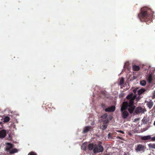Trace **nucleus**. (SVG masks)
I'll return each mask as SVG.
<instances>
[{
    "label": "nucleus",
    "mask_w": 155,
    "mask_h": 155,
    "mask_svg": "<svg viewBox=\"0 0 155 155\" xmlns=\"http://www.w3.org/2000/svg\"><path fill=\"white\" fill-rule=\"evenodd\" d=\"M136 97V95L133 96V93L130 94L127 97V99L130 100L129 104H128V106L130 108L128 109V110L130 114L133 113L135 108V106L133 105V104L134 101Z\"/></svg>",
    "instance_id": "f257e3e1"
},
{
    "label": "nucleus",
    "mask_w": 155,
    "mask_h": 155,
    "mask_svg": "<svg viewBox=\"0 0 155 155\" xmlns=\"http://www.w3.org/2000/svg\"><path fill=\"white\" fill-rule=\"evenodd\" d=\"M128 107H129L128 103L127 102H124L120 110L122 113V117L124 118H127L129 115L128 112L125 110Z\"/></svg>",
    "instance_id": "f03ea898"
},
{
    "label": "nucleus",
    "mask_w": 155,
    "mask_h": 155,
    "mask_svg": "<svg viewBox=\"0 0 155 155\" xmlns=\"http://www.w3.org/2000/svg\"><path fill=\"white\" fill-rule=\"evenodd\" d=\"M7 146L5 148V150L9 153L13 154L17 152L18 150L15 148H13L14 146L12 144L9 143H6Z\"/></svg>",
    "instance_id": "7ed1b4c3"
},
{
    "label": "nucleus",
    "mask_w": 155,
    "mask_h": 155,
    "mask_svg": "<svg viewBox=\"0 0 155 155\" xmlns=\"http://www.w3.org/2000/svg\"><path fill=\"white\" fill-rule=\"evenodd\" d=\"M145 149V146L141 144H139L135 146V150L136 152H143L144 151Z\"/></svg>",
    "instance_id": "20e7f679"
},
{
    "label": "nucleus",
    "mask_w": 155,
    "mask_h": 155,
    "mask_svg": "<svg viewBox=\"0 0 155 155\" xmlns=\"http://www.w3.org/2000/svg\"><path fill=\"white\" fill-rule=\"evenodd\" d=\"M147 8L146 7L143 8H141V14L140 15L141 16H140L139 15H138V17L140 18V20L142 21L141 18L144 19L145 18H146L147 16V14L146 12V10Z\"/></svg>",
    "instance_id": "39448f33"
},
{
    "label": "nucleus",
    "mask_w": 155,
    "mask_h": 155,
    "mask_svg": "<svg viewBox=\"0 0 155 155\" xmlns=\"http://www.w3.org/2000/svg\"><path fill=\"white\" fill-rule=\"evenodd\" d=\"M103 150L102 146L100 144L97 145H94L93 151L94 153L102 152Z\"/></svg>",
    "instance_id": "423d86ee"
},
{
    "label": "nucleus",
    "mask_w": 155,
    "mask_h": 155,
    "mask_svg": "<svg viewBox=\"0 0 155 155\" xmlns=\"http://www.w3.org/2000/svg\"><path fill=\"white\" fill-rule=\"evenodd\" d=\"M115 109V107L114 106H112L110 107H108L105 109L104 110L105 111L107 112H113L114 111Z\"/></svg>",
    "instance_id": "0eeeda50"
},
{
    "label": "nucleus",
    "mask_w": 155,
    "mask_h": 155,
    "mask_svg": "<svg viewBox=\"0 0 155 155\" xmlns=\"http://www.w3.org/2000/svg\"><path fill=\"white\" fill-rule=\"evenodd\" d=\"M6 132L5 130H2L0 131V138H4L6 135Z\"/></svg>",
    "instance_id": "6e6552de"
},
{
    "label": "nucleus",
    "mask_w": 155,
    "mask_h": 155,
    "mask_svg": "<svg viewBox=\"0 0 155 155\" xmlns=\"http://www.w3.org/2000/svg\"><path fill=\"white\" fill-rule=\"evenodd\" d=\"M151 136L148 135L147 136H142L141 137V139L142 140H150Z\"/></svg>",
    "instance_id": "1a4fd4ad"
},
{
    "label": "nucleus",
    "mask_w": 155,
    "mask_h": 155,
    "mask_svg": "<svg viewBox=\"0 0 155 155\" xmlns=\"http://www.w3.org/2000/svg\"><path fill=\"white\" fill-rule=\"evenodd\" d=\"M146 103L147 105L150 109L151 108L153 104V102L151 100L146 102Z\"/></svg>",
    "instance_id": "9d476101"
},
{
    "label": "nucleus",
    "mask_w": 155,
    "mask_h": 155,
    "mask_svg": "<svg viewBox=\"0 0 155 155\" xmlns=\"http://www.w3.org/2000/svg\"><path fill=\"white\" fill-rule=\"evenodd\" d=\"M143 109L140 107H138L135 109V112L136 113H140L143 112Z\"/></svg>",
    "instance_id": "9b49d317"
},
{
    "label": "nucleus",
    "mask_w": 155,
    "mask_h": 155,
    "mask_svg": "<svg viewBox=\"0 0 155 155\" xmlns=\"http://www.w3.org/2000/svg\"><path fill=\"white\" fill-rule=\"evenodd\" d=\"M91 129V127L89 126L86 127L83 131V132L84 133H86L89 130Z\"/></svg>",
    "instance_id": "f8f14e48"
},
{
    "label": "nucleus",
    "mask_w": 155,
    "mask_h": 155,
    "mask_svg": "<svg viewBox=\"0 0 155 155\" xmlns=\"http://www.w3.org/2000/svg\"><path fill=\"white\" fill-rule=\"evenodd\" d=\"M133 68L135 71H138L140 70V67L138 66L134 65L133 66Z\"/></svg>",
    "instance_id": "ddd939ff"
},
{
    "label": "nucleus",
    "mask_w": 155,
    "mask_h": 155,
    "mask_svg": "<svg viewBox=\"0 0 155 155\" xmlns=\"http://www.w3.org/2000/svg\"><path fill=\"white\" fill-rule=\"evenodd\" d=\"M145 91L146 90L145 89L142 88L139 90L137 91V93L138 94L140 95L145 92Z\"/></svg>",
    "instance_id": "4468645a"
},
{
    "label": "nucleus",
    "mask_w": 155,
    "mask_h": 155,
    "mask_svg": "<svg viewBox=\"0 0 155 155\" xmlns=\"http://www.w3.org/2000/svg\"><path fill=\"white\" fill-rule=\"evenodd\" d=\"M10 117L8 116H5L3 118V122L6 123L9 121Z\"/></svg>",
    "instance_id": "2eb2a0df"
},
{
    "label": "nucleus",
    "mask_w": 155,
    "mask_h": 155,
    "mask_svg": "<svg viewBox=\"0 0 155 155\" xmlns=\"http://www.w3.org/2000/svg\"><path fill=\"white\" fill-rule=\"evenodd\" d=\"M147 81L149 83H150L151 82V81L152 80V75L151 74H149L147 78Z\"/></svg>",
    "instance_id": "dca6fc26"
},
{
    "label": "nucleus",
    "mask_w": 155,
    "mask_h": 155,
    "mask_svg": "<svg viewBox=\"0 0 155 155\" xmlns=\"http://www.w3.org/2000/svg\"><path fill=\"white\" fill-rule=\"evenodd\" d=\"M148 146L150 148L155 149V143H150Z\"/></svg>",
    "instance_id": "f3484780"
},
{
    "label": "nucleus",
    "mask_w": 155,
    "mask_h": 155,
    "mask_svg": "<svg viewBox=\"0 0 155 155\" xmlns=\"http://www.w3.org/2000/svg\"><path fill=\"white\" fill-rule=\"evenodd\" d=\"M94 146L92 144H90L88 146V149L90 150H92L93 149H94Z\"/></svg>",
    "instance_id": "a211bd4d"
},
{
    "label": "nucleus",
    "mask_w": 155,
    "mask_h": 155,
    "mask_svg": "<svg viewBox=\"0 0 155 155\" xmlns=\"http://www.w3.org/2000/svg\"><path fill=\"white\" fill-rule=\"evenodd\" d=\"M86 148V143H84L81 146V148L82 150H85Z\"/></svg>",
    "instance_id": "6ab92c4d"
},
{
    "label": "nucleus",
    "mask_w": 155,
    "mask_h": 155,
    "mask_svg": "<svg viewBox=\"0 0 155 155\" xmlns=\"http://www.w3.org/2000/svg\"><path fill=\"white\" fill-rule=\"evenodd\" d=\"M124 83V79L123 78H121L120 80L119 84L122 85Z\"/></svg>",
    "instance_id": "aec40b11"
},
{
    "label": "nucleus",
    "mask_w": 155,
    "mask_h": 155,
    "mask_svg": "<svg viewBox=\"0 0 155 155\" xmlns=\"http://www.w3.org/2000/svg\"><path fill=\"white\" fill-rule=\"evenodd\" d=\"M140 84L142 86H144L146 84V82L144 80L140 81Z\"/></svg>",
    "instance_id": "412c9836"
},
{
    "label": "nucleus",
    "mask_w": 155,
    "mask_h": 155,
    "mask_svg": "<svg viewBox=\"0 0 155 155\" xmlns=\"http://www.w3.org/2000/svg\"><path fill=\"white\" fill-rule=\"evenodd\" d=\"M107 125L106 124H104L101 127V128L103 130H104L107 128Z\"/></svg>",
    "instance_id": "4be33fe9"
},
{
    "label": "nucleus",
    "mask_w": 155,
    "mask_h": 155,
    "mask_svg": "<svg viewBox=\"0 0 155 155\" xmlns=\"http://www.w3.org/2000/svg\"><path fill=\"white\" fill-rule=\"evenodd\" d=\"M107 116V114H104L102 115L101 117L103 119L106 118Z\"/></svg>",
    "instance_id": "5701e85b"
},
{
    "label": "nucleus",
    "mask_w": 155,
    "mask_h": 155,
    "mask_svg": "<svg viewBox=\"0 0 155 155\" xmlns=\"http://www.w3.org/2000/svg\"><path fill=\"white\" fill-rule=\"evenodd\" d=\"M28 155H37L35 152H31L28 153Z\"/></svg>",
    "instance_id": "b1692460"
},
{
    "label": "nucleus",
    "mask_w": 155,
    "mask_h": 155,
    "mask_svg": "<svg viewBox=\"0 0 155 155\" xmlns=\"http://www.w3.org/2000/svg\"><path fill=\"white\" fill-rule=\"evenodd\" d=\"M155 141V136L151 137L150 141Z\"/></svg>",
    "instance_id": "393cba45"
},
{
    "label": "nucleus",
    "mask_w": 155,
    "mask_h": 155,
    "mask_svg": "<svg viewBox=\"0 0 155 155\" xmlns=\"http://www.w3.org/2000/svg\"><path fill=\"white\" fill-rule=\"evenodd\" d=\"M153 97L155 98V91L153 92Z\"/></svg>",
    "instance_id": "a878e982"
},
{
    "label": "nucleus",
    "mask_w": 155,
    "mask_h": 155,
    "mask_svg": "<svg viewBox=\"0 0 155 155\" xmlns=\"http://www.w3.org/2000/svg\"><path fill=\"white\" fill-rule=\"evenodd\" d=\"M108 121V118H107L106 119V120H105L104 122V123L105 124V123H107Z\"/></svg>",
    "instance_id": "bb28decb"
},
{
    "label": "nucleus",
    "mask_w": 155,
    "mask_h": 155,
    "mask_svg": "<svg viewBox=\"0 0 155 155\" xmlns=\"http://www.w3.org/2000/svg\"><path fill=\"white\" fill-rule=\"evenodd\" d=\"M112 116H109L108 117V118H109V119L110 120L112 119Z\"/></svg>",
    "instance_id": "cd10ccee"
},
{
    "label": "nucleus",
    "mask_w": 155,
    "mask_h": 155,
    "mask_svg": "<svg viewBox=\"0 0 155 155\" xmlns=\"http://www.w3.org/2000/svg\"><path fill=\"white\" fill-rule=\"evenodd\" d=\"M118 131L120 132V133H121L122 134H124V132H123V131H121V130H119V131Z\"/></svg>",
    "instance_id": "c85d7f7f"
},
{
    "label": "nucleus",
    "mask_w": 155,
    "mask_h": 155,
    "mask_svg": "<svg viewBox=\"0 0 155 155\" xmlns=\"http://www.w3.org/2000/svg\"><path fill=\"white\" fill-rule=\"evenodd\" d=\"M110 134H108V137H110Z\"/></svg>",
    "instance_id": "c756f323"
},
{
    "label": "nucleus",
    "mask_w": 155,
    "mask_h": 155,
    "mask_svg": "<svg viewBox=\"0 0 155 155\" xmlns=\"http://www.w3.org/2000/svg\"><path fill=\"white\" fill-rule=\"evenodd\" d=\"M153 125L155 126V121L153 123Z\"/></svg>",
    "instance_id": "7c9ffc66"
},
{
    "label": "nucleus",
    "mask_w": 155,
    "mask_h": 155,
    "mask_svg": "<svg viewBox=\"0 0 155 155\" xmlns=\"http://www.w3.org/2000/svg\"><path fill=\"white\" fill-rule=\"evenodd\" d=\"M104 155H109L108 154H104Z\"/></svg>",
    "instance_id": "2f4dec72"
},
{
    "label": "nucleus",
    "mask_w": 155,
    "mask_h": 155,
    "mask_svg": "<svg viewBox=\"0 0 155 155\" xmlns=\"http://www.w3.org/2000/svg\"><path fill=\"white\" fill-rule=\"evenodd\" d=\"M1 123V122H0V124Z\"/></svg>",
    "instance_id": "473e14b6"
}]
</instances>
